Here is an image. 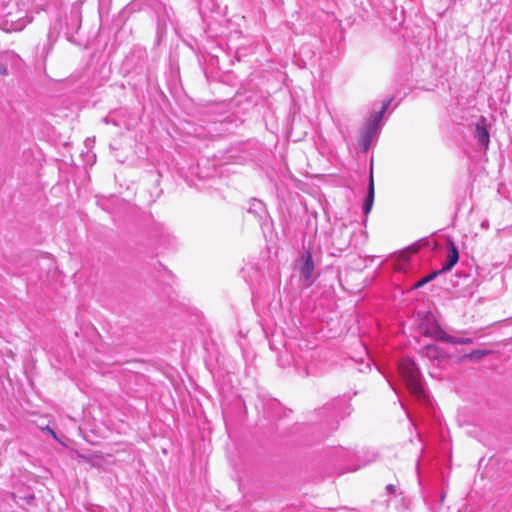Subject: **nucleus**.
I'll list each match as a JSON object with an SVG mask.
<instances>
[{"mask_svg":"<svg viewBox=\"0 0 512 512\" xmlns=\"http://www.w3.org/2000/svg\"><path fill=\"white\" fill-rule=\"evenodd\" d=\"M27 23H28V21L21 20V21L17 22L15 25H13L12 29L16 30V31L17 30H22Z\"/></svg>","mask_w":512,"mask_h":512,"instance_id":"10","label":"nucleus"},{"mask_svg":"<svg viewBox=\"0 0 512 512\" xmlns=\"http://www.w3.org/2000/svg\"><path fill=\"white\" fill-rule=\"evenodd\" d=\"M299 270L301 276L306 282L312 281V275L314 271V263L312 260V254L309 250H304L300 257Z\"/></svg>","mask_w":512,"mask_h":512,"instance_id":"3","label":"nucleus"},{"mask_svg":"<svg viewBox=\"0 0 512 512\" xmlns=\"http://www.w3.org/2000/svg\"><path fill=\"white\" fill-rule=\"evenodd\" d=\"M459 260V252L457 247L453 242H449L448 248H447V256L446 261L443 264V267L441 268L440 272H447L450 271L455 264Z\"/></svg>","mask_w":512,"mask_h":512,"instance_id":"6","label":"nucleus"},{"mask_svg":"<svg viewBox=\"0 0 512 512\" xmlns=\"http://www.w3.org/2000/svg\"><path fill=\"white\" fill-rule=\"evenodd\" d=\"M7 74V68L0 63V75H6Z\"/></svg>","mask_w":512,"mask_h":512,"instance_id":"15","label":"nucleus"},{"mask_svg":"<svg viewBox=\"0 0 512 512\" xmlns=\"http://www.w3.org/2000/svg\"><path fill=\"white\" fill-rule=\"evenodd\" d=\"M396 490H397V488H396V486H395V485H393V484H388V485L386 486V491H387L389 494H395Z\"/></svg>","mask_w":512,"mask_h":512,"instance_id":"12","label":"nucleus"},{"mask_svg":"<svg viewBox=\"0 0 512 512\" xmlns=\"http://www.w3.org/2000/svg\"><path fill=\"white\" fill-rule=\"evenodd\" d=\"M391 102L392 99L383 102L381 108L378 111H374L367 120L359 140V144L364 151L368 150L371 143L378 137L383 115L389 108Z\"/></svg>","mask_w":512,"mask_h":512,"instance_id":"2","label":"nucleus"},{"mask_svg":"<svg viewBox=\"0 0 512 512\" xmlns=\"http://www.w3.org/2000/svg\"><path fill=\"white\" fill-rule=\"evenodd\" d=\"M42 431L50 436H52L56 441L60 442L57 434L50 426H45Z\"/></svg>","mask_w":512,"mask_h":512,"instance_id":"9","label":"nucleus"},{"mask_svg":"<svg viewBox=\"0 0 512 512\" xmlns=\"http://www.w3.org/2000/svg\"><path fill=\"white\" fill-rule=\"evenodd\" d=\"M456 0H447V2H455Z\"/></svg>","mask_w":512,"mask_h":512,"instance_id":"18","label":"nucleus"},{"mask_svg":"<svg viewBox=\"0 0 512 512\" xmlns=\"http://www.w3.org/2000/svg\"><path fill=\"white\" fill-rule=\"evenodd\" d=\"M428 282L426 281V277L420 279L415 285L414 287L415 288H420L422 286H424L425 284H427Z\"/></svg>","mask_w":512,"mask_h":512,"instance_id":"14","label":"nucleus"},{"mask_svg":"<svg viewBox=\"0 0 512 512\" xmlns=\"http://www.w3.org/2000/svg\"><path fill=\"white\" fill-rule=\"evenodd\" d=\"M439 273H441L440 271H435L429 275L426 276V281L427 282H430L432 281Z\"/></svg>","mask_w":512,"mask_h":512,"instance_id":"13","label":"nucleus"},{"mask_svg":"<svg viewBox=\"0 0 512 512\" xmlns=\"http://www.w3.org/2000/svg\"><path fill=\"white\" fill-rule=\"evenodd\" d=\"M398 371L409 391L416 397L424 399L426 392L422 384L421 374L415 362L409 357H403L398 363Z\"/></svg>","mask_w":512,"mask_h":512,"instance_id":"1","label":"nucleus"},{"mask_svg":"<svg viewBox=\"0 0 512 512\" xmlns=\"http://www.w3.org/2000/svg\"><path fill=\"white\" fill-rule=\"evenodd\" d=\"M434 337L438 340H441L443 342L449 343V344H471L473 343V339L469 337H455L452 335H449L442 329H438L435 331Z\"/></svg>","mask_w":512,"mask_h":512,"instance_id":"5","label":"nucleus"},{"mask_svg":"<svg viewBox=\"0 0 512 512\" xmlns=\"http://www.w3.org/2000/svg\"><path fill=\"white\" fill-rule=\"evenodd\" d=\"M481 226L484 227V228L488 227V222L487 221H483Z\"/></svg>","mask_w":512,"mask_h":512,"instance_id":"16","label":"nucleus"},{"mask_svg":"<svg viewBox=\"0 0 512 512\" xmlns=\"http://www.w3.org/2000/svg\"><path fill=\"white\" fill-rule=\"evenodd\" d=\"M374 196H375V190H374V181H373V175L370 174V180L367 188V195L363 203V212L365 215L369 214L373 207L374 203Z\"/></svg>","mask_w":512,"mask_h":512,"instance_id":"7","label":"nucleus"},{"mask_svg":"<svg viewBox=\"0 0 512 512\" xmlns=\"http://www.w3.org/2000/svg\"><path fill=\"white\" fill-rule=\"evenodd\" d=\"M475 354L482 355V352L476 351Z\"/></svg>","mask_w":512,"mask_h":512,"instance_id":"17","label":"nucleus"},{"mask_svg":"<svg viewBox=\"0 0 512 512\" xmlns=\"http://www.w3.org/2000/svg\"><path fill=\"white\" fill-rule=\"evenodd\" d=\"M426 349H427V353H428V355H429L430 357H436V356H437V355H436V351H437L436 346L428 345V346L426 347Z\"/></svg>","mask_w":512,"mask_h":512,"instance_id":"11","label":"nucleus"},{"mask_svg":"<svg viewBox=\"0 0 512 512\" xmlns=\"http://www.w3.org/2000/svg\"><path fill=\"white\" fill-rule=\"evenodd\" d=\"M248 212L255 214L259 218H262L264 215H266V206L262 201L258 199H252L249 203Z\"/></svg>","mask_w":512,"mask_h":512,"instance_id":"8","label":"nucleus"},{"mask_svg":"<svg viewBox=\"0 0 512 512\" xmlns=\"http://www.w3.org/2000/svg\"><path fill=\"white\" fill-rule=\"evenodd\" d=\"M475 138L479 145L483 146L485 149L488 148L490 142V135L487 129V122L484 117H481L475 126Z\"/></svg>","mask_w":512,"mask_h":512,"instance_id":"4","label":"nucleus"}]
</instances>
